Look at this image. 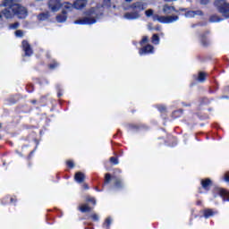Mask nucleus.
<instances>
[{"label": "nucleus", "instance_id": "nucleus-26", "mask_svg": "<svg viewBox=\"0 0 229 229\" xmlns=\"http://www.w3.org/2000/svg\"><path fill=\"white\" fill-rule=\"evenodd\" d=\"M111 176H110V174H106V176H105V183H110V180H111Z\"/></svg>", "mask_w": 229, "mask_h": 229}, {"label": "nucleus", "instance_id": "nucleus-3", "mask_svg": "<svg viewBox=\"0 0 229 229\" xmlns=\"http://www.w3.org/2000/svg\"><path fill=\"white\" fill-rule=\"evenodd\" d=\"M154 13L155 11H153V9L145 11L146 17H152L153 21H157V22H160L161 24H171L173 22H176L179 19L177 15L161 16Z\"/></svg>", "mask_w": 229, "mask_h": 229}, {"label": "nucleus", "instance_id": "nucleus-15", "mask_svg": "<svg viewBox=\"0 0 229 229\" xmlns=\"http://www.w3.org/2000/svg\"><path fill=\"white\" fill-rule=\"evenodd\" d=\"M49 17H50L49 12L41 13L40 14L38 15V21H47Z\"/></svg>", "mask_w": 229, "mask_h": 229}, {"label": "nucleus", "instance_id": "nucleus-34", "mask_svg": "<svg viewBox=\"0 0 229 229\" xmlns=\"http://www.w3.org/2000/svg\"><path fill=\"white\" fill-rule=\"evenodd\" d=\"M58 66V63H54L53 64H50V69H55V67Z\"/></svg>", "mask_w": 229, "mask_h": 229}, {"label": "nucleus", "instance_id": "nucleus-13", "mask_svg": "<svg viewBox=\"0 0 229 229\" xmlns=\"http://www.w3.org/2000/svg\"><path fill=\"white\" fill-rule=\"evenodd\" d=\"M74 179L77 183H82V182L85 180V174H83L81 172H79L75 174Z\"/></svg>", "mask_w": 229, "mask_h": 229}, {"label": "nucleus", "instance_id": "nucleus-33", "mask_svg": "<svg viewBox=\"0 0 229 229\" xmlns=\"http://www.w3.org/2000/svg\"><path fill=\"white\" fill-rule=\"evenodd\" d=\"M147 41H148V36H145V37H143L140 44H145V42H147Z\"/></svg>", "mask_w": 229, "mask_h": 229}, {"label": "nucleus", "instance_id": "nucleus-24", "mask_svg": "<svg viewBox=\"0 0 229 229\" xmlns=\"http://www.w3.org/2000/svg\"><path fill=\"white\" fill-rule=\"evenodd\" d=\"M110 163L117 165V164H119V160L117 159V157H110Z\"/></svg>", "mask_w": 229, "mask_h": 229}, {"label": "nucleus", "instance_id": "nucleus-36", "mask_svg": "<svg viewBox=\"0 0 229 229\" xmlns=\"http://www.w3.org/2000/svg\"><path fill=\"white\" fill-rule=\"evenodd\" d=\"M133 0H124L125 3H131Z\"/></svg>", "mask_w": 229, "mask_h": 229}, {"label": "nucleus", "instance_id": "nucleus-2", "mask_svg": "<svg viewBox=\"0 0 229 229\" xmlns=\"http://www.w3.org/2000/svg\"><path fill=\"white\" fill-rule=\"evenodd\" d=\"M4 6L2 14L5 19H13L16 15L18 19H26L28 17V9L23 5L15 3V0H4L0 7Z\"/></svg>", "mask_w": 229, "mask_h": 229}, {"label": "nucleus", "instance_id": "nucleus-40", "mask_svg": "<svg viewBox=\"0 0 229 229\" xmlns=\"http://www.w3.org/2000/svg\"><path fill=\"white\" fill-rule=\"evenodd\" d=\"M157 31H160V27L156 28Z\"/></svg>", "mask_w": 229, "mask_h": 229}, {"label": "nucleus", "instance_id": "nucleus-1", "mask_svg": "<svg viewBox=\"0 0 229 229\" xmlns=\"http://www.w3.org/2000/svg\"><path fill=\"white\" fill-rule=\"evenodd\" d=\"M112 6L110 0H104L101 5H98L96 8L92 7L85 12V16L74 21V24L80 25H90L96 24L101 17H103V12L106 8Z\"/></svg>", "mask_w": 229, "mask_h": 229}, {"label": "nucleus", "instance_id": "nucleus-14", "mask_svg": "<svg viewBox=\"0 0 229 229\" xmlns=\"http://www.w3.org/2000/svg\"><path fill=\"white\" fill-rule=\"evenodd\" d=\"M196 15H203V13H201V11H197V12L190 11L185 13V17H188V18L195 17Z\"/></svg>", "mask_w": 229, "mask_h": 229}, {"label": "nucleus", "instance_id": "nucleus-42", "mask_svg": "<svg viewBox=\"0 0 229 229\" xmlns=\"http://www.w3.org/2000/svg\"><path fill=\"white\" fill-rule=\"evenodd\" d=\"M11 201H13V199H11Z\"/></svg>", "mask_w": 229, "mask_h": 229}, {"label": "nucleus", "instance_id": "nucleus-10", "mask_svg": "<svg viewBox=\"0 0 229 229\" xmlns=\"http://www.w3.org/2000/svg\"><path fill=\"white\" fill-rule=\"evenodd\" d=\"M154 49H155V48L153 47V46H151V45H147L146 47H144L143 48H141L139 53H140V55H148V54H149V53H153Z\"/></svg>", "mask_w": 229, "mask_h": 229}, {"label": "nucleus", "instance_id": "nucleus-6", "mask_svg": "<svg viewBox=\"0 0 229 229\" xmlns=\"http://www.w3.org/2000/svg\"><path fill=\"white\" fill-rule=\"evenodd\" d=\"M48 8L51 12H58L62 8V2L60 0H49Z\"/></svg>", "mask_w": 229, "mask_h": 229}, {"label": "nucleus", "instance_id": "nucleus-21", "mask_svg": "<svg viewBox=\"0 0 229 229\" xmlns=\"http://www.w3.org/2000/svg\"><path fill=\"white\" fill-rule=\"evenodd\" d=\"M206 78H207V73L200 72L199 73L198 81H199L200 83H203Z\"/></svg>", "mask_w": 229, "mask_h": 229}, {"label": "nucleus", "instance_id": "nucleus-12", "mask_svg": "<svg viewBox=\"0 0 229 229\" xmlns=\"http://www.w3.org/2000/svg\"><path fill=\"white\" fill-rule=\"evenodd\" d=\"M57 22H65L67 21V12L63 11L61 14L56 16Z\"/></svg>", "mask_w": 229, "mask_h": 229}, {"label": "nucleus", "instance_id": "nucleus-27", "mask_svg": "<svg viewBox=\"0 0 229 229\" xmlns=\"http://www.w3.org/2000/svg\"><path fill=\"white\" fill-rule=\"evenodd\" d=\"M17 28H19V22L10 25V30H17Z\"/></svg>", "mask_w": 229, "mask_h": 229}, {"label": "nucleus", "instance_id": "nucleus-30", "mask_svg": "<svg viewBox=\"0 0 229 229\" xmlns=\"http://www.w3.org/2000/svg\"><path fill=\"white\" fill-rule=\"evenodd\" d=\"M15 35H16V37H22V35H23L22 30H16Z\"/></svg>", "mask_w": 229, "mask_h": 229}, {"label": "nucleus", "instance_id": "nucleus-18", "mask_svg": "<svg viewBox=\"0 0 229 229\" xmlns=\"http://www.w3.org/2000/svg\"><path fill=\"white\" fill-rule=\"evenodd\" d=\"M201 185H202L203 189L208 190V187H210V185H212V181H210V179L202 180Z\"/></svg>", "mask_w": 229, "mask_h": 229}, {"label": "nucleus", "instance_id": "nucleus-16", "mask_svg": "<svg viewBox=\"0 0 229 229\" xmlns=\"http://www.w3.org/2000/svg\"><path fill=\"white\" fill-rule=\"evenodd\" d=\"M215 214H217V212H216L212 209H205L204 210V217H206V219H208V217H212V216H214Z\"/></svg>", "mask_w": 229, "mask_h": 229}, {"label": "nucleus", "instance_id": "nucleus-39", "mask_svg": "<svg viewBox=\"0 0 229 229\" xmlns=\"http://www.w3.org/2000/svg\"><path fill=\"white\" fill-rule=\"evenodd\" d=\"M119 183H120V182H116L115 186L119 187Z\"/></svg>", "mask_w": 229, "mask_h": 229}, {"label": "nucleus", "instance_id": "nucleus-11", "mask_svg": "<svg viewBox=\"0 0 229 229\" xmlns=\"http://www.w3.org/2000/svg\"><path fill=\"white\" fill-rule=\"evenodd\" d=\"M172 12H176L174 6H171L169 4L163 5V13L169 15Z\"/></svg>", "mask_w": 229, "mask_h": 229}, {"label": "nucleus", "instance_id": "nucleus-25", "mask_svg": "<svg viewBox=\"0 0 229 229\" xmlns=\"http://www.w3.org/2000/svg\"><path fill=\"white\" fill-rule=\"evenodd\" d=\"M90 217L92 221H99V216L96 213L91 214Z\"/></svg>", "mask_w": 229, "mask_h": 229}, {"label": "nucleus", "instance_id": "nucleus-23", "mask_svg": "<svg viewBox=\"0 0 229 229\" xmlns=\"http://www.w3.org/2000/svg\"><path fill=\"white\" fill-rule=\"evenodd\" d=\"M110 225H112V218L108 217V218L106 219L104 226H106L107 229H109Z\"/></svg>", "mask_w": 229, "mask_h": 229}, {"label": "nucleus", "instance_id": "nucleus-29", "mask_svg": "<svg viewBox=\"0 0 229 229\" xmlns=\"http://www.w3.org/2000/svg\"><path fill=\"white\" fill-rule=\"evenodd\" d=\"M66 164L68 167H71V168L74 167V162H72V160L67 161Z\"/></svg>", "mask_w": 229, "mask_h": 229}, {"label": "nucleus", "instance_id": "nucleus-31", "mask_svg": "<svg viewBox=\"0 0 229 229\" xmlns=\"http://www.w3.org/2000/svg\"><path fill=\"white\" fill-rule=\"evenodd\" d=\"M224 180H225V182H229V172L225 173V174L224 176Z\"/></svg>", "mask_w": 229, "mask_h": 229}, {"label": "nucleus", "instance_id": "nucleus-32", "mask_svg": "<svg viewBox=\"0 0 229 229\" xmlns=\"http://www.w3.org/2000/svg\"><path fill=\"white\" fill-rule=\"evenodd\" d=\"M209 0H200V4H208Z\"/></svg>", "mask_w": 229, "mask_h": 229}, {"label": "nucleus", "instance_id": "nucleus-37", "mask_svg": "<svg viewBox=\"0 0 229 229\" xmlns=\"http://www.w3.org/2000/svg\"><path fill=\"white\" fill-rule=\"evenodd\" d=\"M148 30H153V28L151 27V23L148 24Z\"/></svg>", "mask_w": 229, "mask_h": 229}, {"label": "nucleus", "instance_id": "nucleus-19", "mask_svg": "<svg viewBox=\"0 0 229 229\" xmlns=\"http://www.w3.org/2000/svg\"><path fill=\"white\" fill-rule=\"evenodd\" d=\"M62 6L64 8V10H68L69 12H71V10H72L74 8V4H72L71 3L62 4Z\"/></svg>", "mask_w": 229, "mask_h": 229}, {"label": "nucleus", "instance_id": "nucleus-41", "mask_svg": "<svg viewBox=\"0 0 229 229\" xmlns=\"http://www.w3.org/2000/svg\"><path fill=\"white\" fill-rule=\"evenodd\" d=\"M0 19H3V14L0 13Z\"/></svg>", "mask_w": 229, "mask_h": 229}, {"label": "nucleus", "instance_id": "nucleus-17", "mask_svg": "<svg viewBox=\"0 0 229 229\" xmlns=\"http://www.w3.org/2000/svg\"><path fill=\"white\" fill-rule=\"evenodd\" d=\"M79 210H81V212H90V210H92V208L89 207V204H82L79 207Z\"/></svg>", "mask_w": 229, "mask_h": 229}, {"label": "nucleus", "instance_id": "nucleus-8", "mask_svg": "<svg viewBox=\"0 0 229 229\" xmlns=\"http://www.w3.org/2000/svg\"><path fill=\"white\" fill-rule=\"evenodd\" d=\"M22 49L26 56H31V55H33V50L31 49L30 43H28L26 40L22 41Z\"/></svg>", "mask_w": 229, "mask_h": 229}, {"label": "nucleus", "instance_id": "nucleus-38", "mask_svg": "<svg viewBox=\"0 0 229 229\" xmlns=\"http://www.w3.org/2000/svg\"><path fill=\"white\" fill-rule=\"evenodd\" d=\"M84 189H89V186L87 184L83 185Z\"/></svg>", "mask_w": 229, "mask_h": 229}, {"label": "nucleus", "instance_id": "nucleus-7", "mask_svg": "<svg viewBox=\"0 0 229 229\" xmlns=\"http://www.w3.org/2000/svg\"><path fill=\"white\" fill-rule=\"evenodd\" d=\"M215 192L223 198L224 201H229V192L223 188H216Z\"/></svg>", "mask_w": 229, "mask_h": 229}, {"label": "nucleus", "instance_id": "nucleus-22", "mask_svg": "<svg viewBox=\"0 0 229 229\" xmlns=\"http://www.w3.org/2000/svg\"><path fill=\"white\" fill-rule=\"evenodd\" d=\"M209 21H210V22H221V21H223V19L217 17V15H213L210 17Z\"/></svg>", "mask_w": 229, "mask_h": 229}, {"label": "nucleus", "instance_id": "nucleus-35", "mask_svg": "<svg viewBox=\"0 0 229 229\" xmlns=\"http://www.w3.org/2000/svg\"><path fill=\"white\" fill-rule=\"evenodd\" d=\"M160 112H164L165 110V107L159 108Z\"/></svg>", "mask_w": 229, "mask_h": 229}, {"label": "nucleus", "instance_id": "nucleus-20", "mask_svg": "<svg viewBox=\"0 0 229 229\" xmlns=\"http://www.w3.org/2000/svg\"><path fill=\"white\" fill-rule=\"evenodd\" d=\"M152 44H155L156 46H158V44H160V38L158 37V35L154 34L152 36Z\"/></svg>", "mask_w": 229, "mask_h": 229}, {"label": "nucleus", "instance_id": "nucleus-9", "mask_svg": "<svg viewBox=\"0 0 229 229\" xmlns=\"http://www.w3.org/2000/svg\"><path fill=\"white\" fill-rule=\"evenodd\" d=\"M87 6V0H76L73 3V7L75 10H83Z\"/></svg>", "mask_w": 229, "mask_h": 229}, {"label": "nucleus", "instance_id": "nucleus-4", "mask_svg": "<svg viewBox=\"0 0 229 229\" xmlns=\"http://www.w3.org/2000/svg\"><path fill=\"white\" fill-rule=\"evenodd\" d=\"M131 10L133 12L126 13L123 15V18L127 19V21H135V19H140V12H144L146 7H144V4L141 2H135L131 5Z\"/></svg>", "mask_w": 229, "mask_h": 229}, {"label": "nucleus", "instance_id": "nucleus-28", "mask_svg": "<svg viewBox=\"0 0 229 229\" xmlns=\"http://www.w3.org/2000/svg\"><path fill=\"white\" fill-rule=\"evenodd\" d=\"M86 201L92 203L94 206L96 205V199L94 198H89Z\"/></svg>", "mask_w": 229, "mask_h": 229}, {"label": "nucleus", "instance_id": "nucleus-5", "mask_svg": "<svg viewBox=\"0 0 229 229\" xmlns=\"http://www.w3.org/2000/svg\"><path fill=\"white\" fill-rule=\"evenodd\" d=\"M215 6H216L218 12L224 15L225 19H229V4L225 0H216L215 2Z\"/></svg>", "mask_w": 229, "mask_h": 229}]
</instances>
